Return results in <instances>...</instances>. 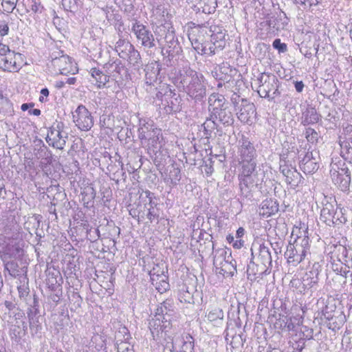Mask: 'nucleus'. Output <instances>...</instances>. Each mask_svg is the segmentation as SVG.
Wrapping results in <instances>:
<instances>
[{"instance_id": "obj_1", "label": "nucleus", "mask_w": 352, "mask_h": 352, "mask_svg": "<svg viewBox=\"0 0 352 352\" xmlns=\"http://www.w3.org/2000/svg\"><path fill=\"white\" fill-rule=\"evenodd\" d=\"M173 303L168 300L161 303L155 315L149 322V329L154 340H159L165 344L166 349L170 351L173 348L174 331L172 329L171 318Z\"/></svg>"}, {"instance_id": "obj_2", "label": "nucleus", "mask_w": 352, "mask_h": 352, "mask_svg": "<svg viewBox=\"0 0 352 352\" xmlns=\"http://www.w3.org/2000/svg\"><path fill=\"white\" fill-rule=\"evenodd\" d=\"M175 83L179 89H182L190 98L201 101L206 95V85L204 77L189 67L179 71Z\"/></svg>"}, {"instance_id": "obj_3", "label": "nucleus", "mask_w": 352, "mask_h": 352, "mask_svg": "<svg viewBox=\"0 0 352 352\" xmlns=\"http://www.w3.org/2000/svg\"><path fill=\"white\" fill-rule=\"evenodd\" d=\"M300 230L298 228L293 230L292 237L296 234V238L294 243L288 244L285 252V257L287 259L288 263L294 267L302 262L306 256L309 254V239L306 235L307 232L305 230H303V236H299Z\"/></svg>"}, {"instance_id": "obj_4", "label": "nucleus", "mask_w": 352, "mask_h": 352, "mask_svg": "<svg viewBox=\"0 0 352 352\" xmlns=\"http://www.w3.org/2000/svg\"><path fill=\"white\" fill-rule=\"evenodd\" d=\"M256 164L245 163L242 164L241 173L239 175V188L242 201L252 200V191L261 181L259 174L256 170Z\"/></svg>"}, {"instance_id": "obj_5", "label": "nucleus", "mask_w": 352, "mask_h": 352, "mask_svg": "<svg viewBox=\"0 0 352 352\" xmlns=\"http://www.w3.org/2000/svg\"><path fill=\"white\" fill-rule=\"evenodd\" d=\"M162 135L161 129L155 126L153 120L141 119L138 129V138L142 144H145L148 149L153 152L157 149L160 144V136Z\"/></svg>"}, {"instance_id": "obj_6", "label": "nucleus", "mask_w": 352, "mask_h": 352, "mask_svg": "<svg viewBox=\"0 0 352 352\" xmlns=\"http://www.w3.org/2000/svg\"><path fill=\"white\" fill-rule=\"evenodd\" d=\"M213 265L215 272L223 276H232L236 271V261L232 258L231 253L223 248L215 250Z\"/></svg>"}, {"instance_id": "obj_7", "label": "nucleus", "mask_w": 352, "mask_h": 352, "mask_svg": "<svg viewBox=\"0 0 352 352\" xmlns=\"http://www.w3.org/2000/svg\"><path fill=\"white\" fill-rule=\"evenodd\" d=\"M23 250L19 241H0V258L4 263L6 269L12 276H15V274L14 272H11L8 270V265L14 264L12 262H10V260L21 258L23 255Z\"/></svg>"}, {"instance_id": "obj_8", "label": "nucleus", "mask_w": 352, "mask_h": 352, "mask_svg": "<svg viewBox=\"0 0 352 352\" xmlns=\"http://www.w3.org/2000/svg\"><path fill=\"white\" fill-rule=\"evenodd\" d=\"M23 63L22 54L10 50L8 45L0 50V69L3 71L16 72L22 67Z\"/></svg>"}, {"instance_id": "obj_9", "label": "nucleus", "mask_w": 352, "mask_h": 352, "mask_svg": "<svg viewBox=\"0 0 352 352\" xmlns=\"http://www.w3.org/2000/svg\"><path fill=\"white\" fill-rule=\"evenodd\" d=\"M330 175L333 184L342 191L345 192L349 189L351 184V173L344 162H332L331 164Z\"/></svg>"}, {"instance_id": "obj_10", "label": "nucleus", "mask_w": 352, "mask_h": 352, "mask_svg": "<svg viewBox=\"0 0 352 352\" xmlns=\"http://www.w3.org/2000/svg\"><path fill=\"white\" fill-rule=\"evenodd\" d=\"M258 85V94L261 98H274L278 92V80L274 74L262 73L255 80Z\"/></svg>"}, {"instance_id": "obj_11", "label": "nucleus", "mask_w": 352, "mask_h": 352, "mask_svg": "<svg viewBox=\"0 0 352 352\" xmlns=\"http://www.w3.org/2000/svg\"><path fill=\"white\" fill-rule=\"evenodd\" d=\"M63 124L61 122L54 123L49 129L46 137L48 144L55 148L63 150L68 138L67 133L63 130Z\"/></svg>"}, {"instance_id": "obj_12", "label": "nucleus", "mask_w": 352, "mask_h": 352, "mask_svg": "<svg viewBox=\"0 0 352 352\" xmlns=\"http://www.w3.org/2000/svg\"><path fill=\"white\" fill-rule=\"evenodd\" d=\"M338 207L331 203L327 201L323 204L320 212V219L327 225L331 226L334 224L344 223L346 221L345 217L341 211H337Z\"/></svg>"}, {"instance_id": "obj_13", "label": "nucleus", "mask_w": 352, "mask_h": 352, "mask_svg": "<svg viewBox=\"0 0 352 352\" xmlns=\"http://www.w3.org/2000/svg\"><path fill=\"white\" fill-rule=\"evenodd\" d=\"M73 122L81 131H88L94 126V118L89 110L82 104L78 106L73 112Z\"/></svg>"}, {"instance_id": "obj_14", "label": "nucleus", "mask_w": 352, "mask_h": 352, "mask_svg": "<svg viewBox=\"0 0 352 352\" xmlns=\"http://www.w3.org/2000/svg\"><path fill=\"white\" fill-rule=\"evenodd\" d=\"M0 230V241H19L21 237V227L14 218L4 220L1 224Z\"/></svg>"}, {"instance_id": "obj_15", "label": "nucleus", "mask_w": 352, "mask_h": 352, "mask_svg": "<svg viewBox=\"0 0 352 352\" xmlns=\"http://www.w3.org/2000/svg\"><path fill=\"white\" fill-rule=\"evenodd\" d=\"M131 31L135 35L141 45L146 48L153 47L155 44L154 36L151 32L140 21L135 20L132 23Z\"/></svg>"}, {"instance_id": "obj_16", "label": "nucleus", "mask_w": 352, "mask_h": 352, "mask_svg": "<svg viewBox=\"0 0 352 352\" xmlns=\"http://www.w3.org/2000/svg\"><path fill=\"white\" fill-rule=\"evenodd\" d=\"M239 153L242 160V164L245 163L256 164L254 160L256 151L248 138L243 135L241 139L239 141Z\"/></svg>"}, {"instance_id": "obj_17", "label": "nucleus", "mask_w": 352, "mask_h": 352, "mask_svg": "<svg viewBox=\"0 0 352 352\" xmlns=\"http://www.w3.org/2000/svg\"><path fill=\"white\" fill-rule=\"evenodd\" d=\"M150 277L152 285L160 292L163 293L166 292L168 287L169 284L167 281L168 277L164 274V270H160L159 267H153L150 271Z\"/></svg>"}, {"instance_id": "obj_18", "label": "nucleus", "mask_w": 352, "mask_h": 352, "mask_svg": "<svg viewBox=\"0 0 352 352\" xmlns=\"http://www.w3.org/2000/svg\"><path fill=\"white\" fill-rule=\"evenodd\" d=\"M321 270V265L318 263L313 264L311 268L305 274L302 279V283L305 288H314L318 285Z\"/></svg>"}, {"instance_id": "obj_19", "label": "nucleus", "mask_w": 352, "mask_h": 352, "mask_svg": "<svg viewBox=\"0 0 352 352\" xmlns=\"http://www.w3.org/2000/svg\"><path fill=\"white\" fill-rule=\"evenodd\" d=\"M303 157L300 160V168L305 174H311L318 169V164L312 152H304Z\"/></svg>"}, {"instance_id": "obj_20", "label": "nucleus", "mask_w": 352, "mask_h": 352, "mask_svg": "<svg viewBox=\"0 0 352 352\" xmlns=\"http://www.w3.org/2000/svg\"><path fill=\"white\" fill-rule=\"evenodd\" d=\"M144 71L145 83L151 89L154 83L157 82L160 71V65L157 61L151 62L146 65Z\"/></svg>"}, {"instance_id": "obj_21", "label": "nucleus", "mask_w": 352, "mask_h": 352, "mask_svg": "<svg viewBox=\"0 0 352 352\" xmlns=\"http://www.w3.org/2000/svg\"><path fill=\"white\" fill-rule=\"evenodd\" d=\"M208 109L210 114L217 112L223 108L228 107L229 104L225 97L219 94L213 93L208 98Z\"/></svg>"}, {"instance_id": "obj_22", "label": "nucleus", "mask_w": 352, "mask_h": 352, "mask_svg": "<svg viewBox=\"0 0 352 352\" xmlns=\"http://www.w3.org/2000/svg\"><path fill=\"white\" fill-rule=\"evenodd\" d=\"M278 211V205L272 199H265L262 201L258 213L263 217H269Z\"/></svg>"}, {"instance_id": "obj_23", "label": "nucleus", "mask_w": 352, "mask_h": 352, "mask_svg": "<svg viewBox=\"0 0 352 352\" xmlns=\"http://www.w3.org/2000/svg\"><path fill=\"white\" fill-rule=\"evenodd\" d=\"M210 116L225 126L231 125L234 122L232 113L230 111L229 107L223 108L217 112H214L213 114H210Z\"/></svg>"}, {"instance_id": "obj_24", "label": "nucleus", "mask_w": 352, "mask_h": 352, "mask_svg": "<svg viewBox=\"0 0 352 352\" xmlns=\"http://www.w3.org/2000/svg\"><path fill=\"white\" fill-rule=\"evenodd\" d=\"M321 116L318 113L314 107L308 106L307 109L302 112L301 123L306 126L309 124H314L320 120Z\"/></svg>"}, {"instance_id": "obj_25", "label": "nucleus", "mask_w": 352, "mask_h": 352, "mask_svg": "<svg viewBox=\"0 0 352 352\" xmlns=\"http://www.w3.org/2000/svg\"><path fill=\"white\" fill-rule=\"evenodd\" d=\"M144 192L148 201L145 204V207L147 208L148 210L146 216L150 221L152 222L154 219L158 218L159 217V214L157 212V209L155 208L157 204L153 200L155 197L153 192L149 190H145Z\"/></svg>"}, {"instance_id": "obj_26", "label": "nucleus", "mask_w": 352, "mask_h": 352, "mask_svg": "<svg viewBox=\"0 0 352 352\" xmlns=\"http://www.w3.org/2000/svg\"><path fill=\"white\" fill-rule=\"evenodd\" d=\"M54 67L60 71L61 74H67L72 71V61L68 56H61L58 58H55L52 60Z\"/></svg>"}, {"instance_id": "obj_27", "label": "nucleus", "mask_w": 352, "mask_h": 352, "mask_svg": "<svg viewBox=\"0 0 352 352\" xmlns=\"http://www.w3.org/2000/svg\"><path fill=\"white\" fill-rule=\"evenodd\" d=\"M330 248L332 249L329 252L331 261H338L340 263H342L343 261H346L345 258L348 255V250L346 247L339 244L333 245L331 246Z\"/></svg>"}, {"instance_id": "obj_28", "label": "nucleus", "mask_w": 352, "mask_h": 352, "mask_svg": "<svg viewBox=\"0 0 352 352\" xmlns=\"http://www.w3.org/2000/svg\"><path fill=\"white\" fill-rule=\"evenodd\" d=\"M89 73L91 78L94 79L92 82H94L95 85L99 89L104 87L109 80V76L108 75L96 67L91 68Z\"/></svg>"}, {"instance_id": "obj_29", "label": "nucleus", "mask_w": 352, "mask_h": 352, "mask_svg": "<svg viewBox=\"0 0 352 352\" xmlns=\"http://www.w3.org/2000/svg\"><path fill=\"white\" fill-rule=\"evenodd\" d=\"M254 105L252 103L246 104L240 109L237 113V117L241 122L249 123L250 119L254 116Z\"/></svg>"}, {"instance_id": "obj_30", "label": "nucleus", "mask_w": 352, "mask_h": 352, "mask_svg": "<svg viewBox=\"0 0 352 352\" xmlns=\"http://www.w3.org/2000/svg\"><path fill=\"white\" fill-rule=\"evenodd\" d=\"M133 45L129 41L120 38L116 43L115 49L121 58H126V54L133 50Z\"/></svg>"}, {"instance_id": "obj_31", "label": "nucleus", "mask_w": 352, "mask_h": 352, "mask_svg": "<svg viewBox=\"0 0 352 352\" xmlns=\"http://www.w3.org/2000/svg\"><path fill=\"white\" fill-rule=\"evenodd\" d=\"M258 259L265 266L271 264L272 256L271 253L270 252V248L267 245L265 244H261L259 245Z\"/></svg>"}, {"instance_id": "obj_32", "label": "nucleus", "mask_w": 352, "mask_h": 352, "mask_svg": "<svg viewBox=\"0 0 352 352\" xmlns=\"http://www.w3.org/2000/svg\"><path fill=\"white\" fill-rule=\"evenodd\" d=\"M339 145L340 146V155L342 157L348 161L350 164H352V147L351 146L349 142L346 140H342V138H340Z\"/></svg>"}, {"instance_id": "obj_33", "label": "nucleus", "mask_w": 352, "mask_h": 352, "mask_svg": "<svg viewBox=\"0 0 352 352\" xmlns=\"http://www.w3.org/2000/svg\"><path fill=\"white\" fill-rule=\"evenodd\" d=\"M182 346L179 352H194V338L188 333L182 335Z\"/></svg>"}, {"instance_id": "obj_34", "label": "nucleus", "mask_w": 352, "mask_h": 352, "mask_svg": "<svg viewBox=\"0 0 352 352\" xmlns=\"http://www.w3.org/2000/svg\"><path fill=\"white\" fill-rule=\"evenodd\" d=\"M302 179L300 173L294 168L292 170L291 173L287 175L285 181L292 188H295L302 182Z\"/></svg>"}, {"instance_id": "obj_35", "label": "nucleus", "mask_w": 352, "mask_h": 352, "mask_svg": "<svg viewBox=\"0 0 352 352\" xmlns=\"http://www.w3.org/2000/svg\"><path fill=\"white\" fill-rule=\"evenodd\" d=\"M204 129V135L206 138L212 137V134L214 129H217V124L216 123V119H213L210 116L209 118H207L205 122L201 125Z\"/></svg>"}, {"instance_id": "obj_36", "label": "nucleus", "mask_w": 352, "mask_h": 352, "mask_svg": "<svg viewBox=\"0 0 352 352\" xmlns=\"http://www.w3.org/2000/svg\"><path fill=\"white\" fill-rule=\"evenodd\" d=\"M126 58L128 59L129 63L134 67H139L142 65L140 54L134 47H133V50H131L127 52Z\"/></svg>"}, {"instance_id": "obj_37", "label": "nucleus", "mask_w": 352, "mask_h": 352, "mask_svg": "<svg viewBox=\"0 0 352 352\" xmlns=\"http://www.w3.org/2000/svg\"><path fill=\"white\" fill-rule=\"evenodd\" d=\"M206 318L210 322L222 321L223 319V312L219 307H211L206 315Z\"/></svg>"}, {"instance_id": "obj_38", "label": "nucleus", "mask_w": 352, "mask_h": 352, "mask_svg": "<svg viewBox=\"0 0 352 352\" xmlns=\"http://www.w3.org/2000/svg\"><path fill=\"white\" fill-rule=\"evenodd\" d=\"M226 34L221 31L211 34V42L214 43L219 50H223L226 45Z\"/></svg>"}, {"instance_id": "obj_39", "label": "nucleus", "mask_w": 352, "mask_h": 352, "mask_svg": "<svg viewBox=\"0 0 352 352\" xmlns=\"http://www.w3.org/2000/svg\"><path fill=\"white\" fill-rule=\"evenodd\" d=\"M10 19L8 14H5L0 10V36H4L8 34Z\"/></svg>"}, {"instance_id": "obj_40", "label": "nucleus", "mask_w": 352, "mask_h": 352, "mask_svg": "<svg viewBox=\"0 0 352 352\" xmlns=\"http://www.w3.org/2000/svg\"><path fill=\"white\" fill-rule=\"evenodd\" d=\"M167 179L170 180V184L177 185L181 179L180 169L174 166H170L168 169Z\"/></svg>"}, {"instance_id": "obj_41", "label": "nucleus", "mask_w": 352, "mask_h": 352, "mask_svg": "<svg viewBox=\"0 0 352 352\" xmlns=\"http://www.w3.org/2000/svg\"><path fill=\"white\" fill-rule=\"evenodd\" d=\"M275 328L281 330L291 331L294 328V324L289 322L286 316L280 317L274 324Z\"/></svg>"}, {"instance_id": "obj_42", "label": "nucleus", "mask_w": 352, "mask_h": 352, "mask_svg": "<svg viewBox=\"0 0 352 352\" xmlns=\"http://www.w3.org/2000/svg\"><path fill=\"white\" fill-rule=\"evenodd\" d=\"M220 50L217 47L214 43L206 42L204 43V47L201 48V54H207L212 56L216 54L217 51Z\"/></svg>"}, {"instance_id": "obj_43", "label": "nucleus", "mask_w": 352, "mask_h": 352, "mask_svg": "<svg viewBox=\"0 0 352 352\" xmlns=\"http://www.w3.org/2000/svg\"><path fill=\"white\" fill-rule=\"evenodd\" d=\"M28 8L26 9L27 12H29L32 11L34 13L39 12L41 13L43 11V7L41 5L39 0H28Z\"/></svg>"}, {"instance_id": "obj_44", "label": "nucleus", "mask_w": 352, "mask_h": 352, "mask_svg": "<svg viewBox=\"0 0 352 352\" xmlns=\"http://www.w3.org/2000/svg\"><path fill=\"white\" fill-rule=\"evenodd\" d=\"M19 0H1V6L4 12L12 13L16 7Z\"/></svg>"}, {"instance_id": "obj_45", "label": "nucleus", "mask_w": 352, "mask_h": 352, "mask_svg": "<svg viewBox=\"0 0 352 352\" xmlns=\"http://www.w3.org/2000/svg\"><path fill=\"white\" fill-rule=\"evenodd\" d=\"M205 3L204 6L202 7V12L206 14H210L214 12L217 7L216 0H201Z\"/></svg>"}, {"instance_id": "obj_46", "label": "nucleus", "mask_w": 352, "mask_h": 352, "mask_svg": "<svg viewBox=\"0 0 352 352\" xmlns=\"http://www.w3.org/2000/svg\"><path fill=\"white\" fill-rule=\"evenodd\" d=\"M116 344L118 352H134L133 345L128 342L117 340Z\"/></svg>"}, {"instance_id": "obj_47", "label": "nucleus", "mask_w": 352, "mask_h": 352, "mask_svg": "<svg viewBox=\"0 0 352 352\" xmlns=\"http://www.w3.org/2000/svg\"><path fill=\"white\" fill-rule=\"evenodd\" d=\"M59 277L60 280H61L60 274L58 271H56L55 272H49L47 274V284L50 287L54 288V286L58 284L57 278Z\"/></svg>"}, {"instance_id": "obj_48", "label": "nucleus", "mask_w": 352, "mask_h": 352, "mask_svg": "<svg viewBox=\"0 0 352 352\" xmlns=\"http://www.w3.org/2000/svg\"><path fill=\"white\" fill-rule=\"evenodd\" d=\"M62 6L67 11L73 12L77 8L76 0H62Z\"/></svg>"}, {"instance_id": "obj_49", "label": "nucleus", "mask_w": 352, "mask_h": 352, "mask_svg": "<svg viewBox=\"0 0 352 352\" xmlns=\"http://www.w3.org/2000/svg\"><path fill=\"white\" fill-rule=\"evenodd\" d=\"M305 138H307V141L314 142L316 141L318 138V133L316 131L311 129V128H307L305 131Z\"/></svg>"}, {"instance_id": "obj_50", "label": "nucleus", "mask_w": 352, "mask_h": 352, "mask_svg": "<svg viewBox=\"0 0 352 352\" xmlns=\"http://www.w3.org/2000/svg\"><path fill=\"white\" fill-rule=\"evenodd\" d=\"M272 46L274 49L278 50L279 52H285L287 50V45L281 43L279 38H276L273 41Z\"/></svg>"}, {"instance_id": "obj_51", "label": "nucleus", "mask_w": 352, "mask_h": 352, "mask_svg": "<svg viewBox=\"0 0 352 352\" xmlns=\"http://www.w3.org/2000/svg\"><path fill=\"white\" fill-rule=\"evenodd\" d=\"M344 140H346L349 142H351V143L352 144V125L351 124H347L344 128Z\"/></svg>"}, {"instance_id": "obj_52", "label": "nucleus", "mask_w": 352, "mask_h": 352, "mask_svg": "<svg viewBox=\"0 0 352 352\" xmlns=\"http://www.w3.org/2000/svg\"><path fill=\"white\" fill-rule=\"evenodd\" d=\"M181 301L183 300L185 302H190L192 300V296L190 292H189L188 290L185 291L184 293L180 295Z\"/></svg>"}, {"instance_id": "obj_53", "label": "nucleus", "mask_w": 352, "mask_h": 352, "mask_svg": "<svg viewBox=\"0 0 352 352\" xmlns=\"http://www.w3.org/2000/svg\"><path fill=\"white\" fill-rule=\"evenodd\" d=\"M162 55L164 57H167L168 58V59L166 60V64L168 65V63L170 64V60H171V59L174 56L173 53L172 52V50H166V51L164 52V50H162Z\"/></svg>"}, {"instance_id": "obj_54", "label": "nucleus", "mask_w": 352, "mask_h": 352, "mask_svg": "<svg viewBox=\"0 0 352 352\" xmlns=\"http://www.w3.org/2000/svg\"><path fill=\"white\" fill-rule=\"evenodd\" d=\"M18 291L20 298L25 297L29 294V289L25 286H19Z\"/></svg>"}, {"instance_id": "obj_55", "label": "nucleus", "mask_w": 352, "mask_h": 352, "mask_svg": "<svg viewBox=\"0 0 352 352\" xmlns=\"http://www.w3.org/2000/svg\"><path fill=\"white\" fill-rule=\"evenodd\" d=\"M294 168L292 167H289L287 165H280V170L281 171V173H283V175L286 177L287 175H288L292 170H293Z\"/></svg>"}, {"instance_id": "obj_56", "label": "nucleus", "mask_w": 352, "mask_h": 352, "mask_svg": "<svg viewBox=\"0 0 352 352\" xmlns=\"http://www.w3.org/2000/svg\"><path fill=\"white\" fill-rule=\"evenodd\" d=\"M331 264H332V270L336 272L337 274H340L342 273V267L341 266V264L342 263H336V261H331Z\"/></svg>"}, {"instance_id": "obj_57", "label": "nucleus", "mask_w": 352, "mask_h": 352, "mask_svg": "<svg viewBox=\"0 0 352 352\" xmlns=\"http://www.w3.org/2000/svg\"><path fill=\"white\" fill-rule=\"evenodd\" d=\"M96 191L94 188H89L86 191V196L88 200H93L96 197Z\"/></svg>"}, {"instance_id": "obj_58", "label": "nucleus", "mask_w": 352, "mask_h": 352, "mask_svg": "<svg viewBox=\"0 0 352 352\" xmlns=\"http://www.w3.org/2000/svg\"><path fill=\"white\" fill-rule=\"evenodd\" d=\"M192 45L193 47V48L195 50V51L198 53V54H201V48L202 47H204V43L202 44V43H199L197 40L193 42L192 41Z\"/></svg>"}, {"instance_id": "obj_59", "label": "nucleus", "mask_w": 352, "mask_h": 352, "mask_svg": "<svg viewBox=\"0 0 352 352\" xmlns=\"http://www.w3.org/2000/svg\"><path fill=\"white\" fill-rule=\"evenodd\" d=\"M294 87L297 92L300 93L302 91L305 85L302 81H296Z\"/></svg>"}, {"instance_id": "obj_60", "label": "nucleus", "mask_w": 352, "mask_h": 352, "mask_svg": "<svg viewBox=\"0 0 352 352\" xmlns=\"http://www.w3.org/2000/svg\"><path fill=\"white\" fill-rule=\"evenodd\" d=\"M6 190H5V185L3 184V182L0 179V199L4 198V195H6Z\"/></svg>"}, {"instance_id": "obj_61", "label": "nucleus", "mask_w": 352, "mask_h": 352, "mask_svg": "<svg viewBox=\"0 0 352 352\" xmlns=\"http://www.w3.org/2000/svg\"><path fill=\"white\" fill-rule=\"evenodd\" d=\"M158 344H160L162 347H163V352H173L174 349H175V344L176 342H175L173 341V348L171 349L170 351H168V349H166V346H165V344L162 342L160 339L159 340H155Z\"/></svg>"}, {"instance_id": "obj_62", "label": "nucleus", "mask_w": 352, "mask_h": 352, "mask_svg": "<svg viewBox=\"0 0 352 352\" xmlns=\"http://www.w3.org/2000/svg\"><path fill=\"white\" fill-rule=\"evenodd\" d=\"M245 230L243 228H239L236 230V236L237 239H241V238L244 235Z\"/></svg>"}, {"instance_id": "obj_63", "label": "nucleus", "mask_w": 352, "mask_h": 352, "mask_svg": "<svg viewBox=\"0 0 352 352\" xmlns=\"http://www.w3.org/2000/svg\"><path fill=\"white\" fill-rule=\"evenodd\" d=\"M294 1H295L296 3L300 4V5H305L306 3H309V5H312L314 3L313 2V0H294Z\"/></svg>"}, {"instance_id": "obj_64", "label": "nucleus", "mask_w": 352, "mask_h": 352, "mask_svg": "<svg viewBox=\"0 0 352 352\" xmlns=\"http://www.w3.org/2000/svg\"><path fill=\"white\" fill-rule=\"evenodd\" d=\"M243 243H244L243 241H242L241 239H239L235 241L233 246L235 248H240L241 247L243 246Z\"/></svg>"}]
</instances>
